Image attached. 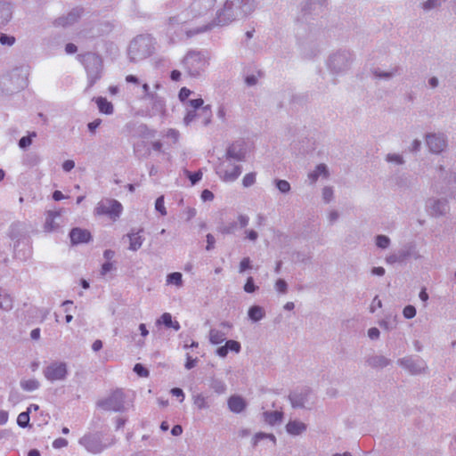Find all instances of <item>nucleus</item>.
I'll return each instance as SVG.
<instances>
[{
    "label": "nucleus",
    "mask_w": 456,
    "mask_h": 456,
    "mask_svg": "<svg viewBox=\"0 0 456 456\" xmlns=\"http://www.w3.org/2000/svg\"><path fill=\"white\" fill-rule=\"evenodd\" d=\"M428 151L433 154H441L448 146L447 136L443 133H428L425 135Z\"/></svg>",
    "instance_id": "9"
},
{
    "label": "nucleus",
    "mask_w": 456,
    "mask_h": 456,
    "mask_svg": "<svg viewBox=\"0 0 456 456\" xmlns=\"http://www.w3.org/2000/svg\"><path fill=\"white\" fill-rule=\"evenodd\" d=\"M444 0H427L422 3V8L425 11H430L439 7Z\"/></svg>",
    "instance_id": "46"
},
{
    "label": "nucleus",
    "mask_w": 456,
    "mask_h": 456,
    "mask_svg": "<svg viewBox=\"0 0 456 456\" xmlns=\"http://www.w3.org/2000/svg\"><path fill=\"white\" fill-rule=\"evenodd\" d=\"M83 62L88 76L94 79L98 78L102 69L101 58L94 53H86L83 56Z\"/></svg>",
    "instance_id": "13"
},
{
    "label": "nucleus",
    "mask_w": 456,
    "mask_h": 456,
    "mask_svg": "<svg viewBox=\"0 0 456 456\" xmlns=\"http://www.w3.org/2000/svg\"><path fill=\"white\" fill-rule=\"evenodd\" d=\"M70 240L73 244L87 242L91 239L88 231L80 228H74L69 232Z\"/></svg>",
    "instance_id": "21"
},
{
    "label": "nucleus",
    "mask_w": 456,
    "mask_h": 456,
    "mask_svg": "<svg viewBox=\"0 0 456 456\" xmlns=\"http://www.w3.org/2000/svg\"><path fill=\"white\" fill-rule=\"evenodd\" d=\"M151 110L150 111V116H155L157 114H164L166 111V102L163 97L159 96V94L151 99Z\"/></svg>",
    "instance_id": "24"
},
{
    "label": "nucleus",
    "mask_w": 456,
    "mask_h": 456,
    "mask_svg": "<svg viewBox=\"0 0 456 456\" xmlns=\"http://www.w3.org/2000/svg\"><path fill=\"white\" fill-rule=\"evenodd\" d=\"M39 382L34 379L20 381V387L25 391H35L39 387Z\"/></svg>",
    "instance_id": "38"
},
{
    "label": "nucleus",
    "mask_w": 456,
    "mask_h": 456,
    "mask_svg": "<svg viewBox=\"0 0 456 456\" xmlns=\"http://www.w3.org/2000/svg\"><path fill=\"white\" fill-rule=\"evenodd\" d=\"M165 136L170 139L173 143H176L180 137V133L176 129L169 128L166 131Z\"/></svg>",
    "instance_id": "50"
},
{
    "label": "nucleus",
    "mask_w": 456,
    "mask_h": 456,
    "mask_svg": "<svg viewBox=\"0 0 456 456\" xmlns=\"http://www.w3.org/2000/svg\"><path fill=\"white\" fill-rule=\"evenodd\" d=\"M12 297L3 289L0 288V310L9 312L12 309Z\"/></svg>",
    "instance_id": "30"
},
{
    "label": "nucleus",
    "mask_w": 456,
    "mask_h": 456,
    "mask_svg": "<svg viewBox=\"0 0 456 456\" xmlns=\"http://www.w3.org/2000/svg\"><path fill=\"white\" fill-rule=\"evenodd\" d=\"M228 408L232 412L240 413L247 407V402L240 395H232L227 401Z\"/></svg>",
    "instance_id": "18"
},
{
    "label": "nucleus",
    "mask_w": 456,
    "mask_h": 456,
    "mask_svg": "<svg viewBox=\"0 0 456 456\" xmlns=\"http://www.w3.org/2000/svg\"><path fill=\"white\" fill-rule=\"evenodd\" d=\"M188 177L190 178L192 184H195L197 182H199L202 178V173L200 171L196 173H190L187 172Z\"/></svg>",
    "instance_id": "63"
},
{
    "label": "nucleus",
    "mask_w": 456,
    "mask_h": 456,
    "mask_svg": "<svg viewBox=\"0 0 456 456\" xmlns=\"http://www.w3.org/2000/svg\"><path fill=\"white\" fill-rule=\"evenodd\" d=\"M264 420L269 425H275L277 423L281 422L283 418L282 411H265L263 413Z\"/></svg>",
    "instance_id": "31"
},
{
    "label": "nucleus",
    "mask_w": 456,
    "mask_h": 456,
    "mask_svg": "<svg viewBox=\"0 0 456 456\" xmlns=\"http://www.w3.org/2000/svg\"><path fill=\"white\" fill-rule=\"evenodd\" d=\"M237 224L232 222L220 228V232L224 234H232L235 232Z\"/></svg>",
    "instance_id": "58"
},
{
    "label": "nucleus",
    "mask_w": 456,
    "mask_h": 456,
    "mask_svg": "<svg viewBox=\"0 0 456 456\" xmlns=\"http://www.w3.org/2000/svg\"><path fill=\"white\" fill-rule=\"evenodd\" d=\"M0 43L3 45L12 46L15 43V37H12V36H8V35H5V34H2L0 36Z\"/></svg>",
    "instance_id": "57"
},
{
    "label": "nucleus",
    "mask_w": 456,
    "mask_h": 456,
    "mask_svg": "<svg viewBox=\"0 0 456 456\" xmlns=\"http://www.w3.org/2000/svg\"><path fill=\"white\" fill-rule=\"evenodd\" d=\"M307 392H294L290 394L289 400L294 408H303L307 403Z\"/></svg>",
    "instance_id": "26"
},
{
    "label": "nucleus",
    "mask_w": 456,
    "mask_h": 456,
    "mask_svg": "<svg viewBox=\"0 0 456 456\" xmlns=\"http://www.w3.org/2000/svg\"><path fill=\"white\" fill-rule=\"evenodd\" d=\"M226 159H235L238 161L244 160L246 157V151L242 142H234L231 144L226 151Z\"/></svg>",
    "instance_id": "16"
},
{
    "label": "nucleus",
    "mask_w": 456,
    "mask_h": 456,
    "mask_svg": "<svg viewBox=\"0 0 456 456\" xmlns=\"http://www.w3.org/2000/svg\"><path fill=\"white\" fill-rule=\"evenodd\" d=\"M134 371L140 377H148L149 370L144 368L142 364L136 363L134 367Z\"/></svg>",
    "instance_id": "59"
},
{
    "label": "nucleus",
    "mask_w": 456,
    "mask_h": 456,
    "mask_svg": "<svg viewBox=\"0 0 456 456\" xmlns=\"http://www.w3.org/2000/svg\"><path fill=\"white\" fill-rule=\"evenodd\" d=\"M32 136H36V133H32L29 136L22 137L19 142L20 147L26 148V147L29 146L32 142V140H31Z\"/></svg>",
    "instance_id": "61"
},
{
    "label": "nucleus",
    "mask_w": 456,
    "mask_h": 456,
    "mask_svg": "<svg viewBox=\"0 0 456 456\" xmlns=\"http://www.w3.org/2000/svg\"><path fill=\"white\" fill-rule=\"evenodd\" d=\"M209 387L217 395L224 394L227 389L224 381L219 379H211Z\"/></svg>",
    "instance_id": "36"
},
{
    "label": "nucleus",
    "mask_w": 456,
    "mask_h": 456,
    "mask_svg": "<svg viewBox=\"0 0 456 456\" xmlns=\"http://www.w3.org/2000/svg\"><path fill=\"white\" fill-rule=\"evenodd\" d=\"M352 54L347 51H338L331 54L328 61L330 70L336 75L346 72L351 64Z\"/></svg>",
    "instance_id": "6"
},
{
    "label": "nucleus",
    "mask_w": 456,
    "mask_h": 456,
    "mask_svg": "<svg viewBox=\"0 0 456 456\" xmlns=\"http://www.w3.org/2000/svg\"><path fill=\"white\" fill-rule=\"evenodd\" d=\"M329 176H330L329 168L323 163L317 165L315 167L314 170L311 171L308 174V179L310 180V183L312 184L315 183L320 177L327 179V178H329Z\"/></svg>",
    "instance_id": "20"
},
{
    "label": "nucleus",
    "mask_w": 456,
    "mask_h": 456,
    "mask_svg": "<svg viewBox=\"0 0 456 456\" xmlns=\"http://www.w3.org/2000/svg\"><path fill=\"white\" fill-rule=\"evenodd\" d=\"M275 289L281 294H286L288 284L283 279H278L274 284Z\"/></svg>",
    "instance_id": "51"
},
{
    "label": "nucleus",
    "mask_w": 456,
    "mask_h": 456,
    "mask_svg": "<svg viewBox=\"0 0 456 456\" xmlns=\"http://www.w3.org/2000/svg\"><path fill=\"white\" fill-rule=\"evenodd\" d=\"M391 361L381 354L370 355L366 359V364L373 369H383L390 364Z\"/></svg>",
    "instance_id": "19"
},
{
    "label": "nucleus",
    "mask_w": 456,
    "mask_h": 456,
    "mask_svg": "<svg viewBox=\"0 0 456 456\" xmlns=\"http://www.w3.org/2000/svg\"><path fill=\"white\" fill-rule=\"evenodd\" d=\"M7 78L14 83L15 89L18 90L23 88L27 84V74L19 68L12 69L7 77H4V79Z\"/></svg>",
    "instance_id": "17"
},
{
    "label": "nucleus",
    "mask_w": 456,
    "mask_h": 456,
    "mask_svg": "<svg viewBox=\"0 0 456 456\" xmlns=\"http://www.w3.org/2000/svg\"><path fill=\"white\" fill-rule=\"evenodd\" d=\"M427 212L434 217H439L449 212V204L446 199L430 198L426 201Z\"/></svg>",
    "instance_id": "12"
},
{
    "label": "nucleus",
    "mask_w": 456,
    "mask_h": 456,
    "mask_svg": "<svg viewBox=\"0 0 456 456\" xmlns=\"http://www.w3.org/2000/svg\"><path fill=\"white\" fill-rule=\"evenodd\" d=\"M154 39L150 35L136 37L129 45L128 56L131 61L136 62L151 56L154 51Z\"/></svg>",
    "instance_id": "3"
},
{
    "label": "nucleus",
    "mask_w": 456,
    "mask_h": 456,
    "mask_svg": "<svg viewBox=\"0 0 456 456\" xmlns=\"http://www.w3.org/2000/svg\"><path fill=\"white\" fill-rule=\"evenodd\" d=\"M256 182V173H248L242 179V184L244 187H249Z\"/></svg>",
    "instance_id": "53"
},
{
    "label": "nucleus",
    "mask_w": 456,
    "mask_h": 456,
    "mask_svg": "<svg viewBox=\"0 0 456 456\" xmlns=\"http://www.w3.org/2000/svg\"><path fill=\"white\" fill-rule=\"evenodd\" d=\"M187 74L191 77H200L209 64V58L201 52H190L183 61Z\"/></svg>",
    "instance_id": "4"
},
{
    "label": "nucleus",
    "mask_w": 456,
    "mask_h": 456,
    "mask_svg": "<svg viewBox=\"0 0 456 456\" xmlns=\"http://www.w3.org/2000/svg\"><path fill=\"white\" fill-rule=\"evenodd\" d=\"M166 281L167 285H174L177 288H182L183 286V274L179 272L167 274Z\"/></svg>",
    "instance_id": "35"
},
{
    "label": "nucleus",
    "mask_w": 456,
    "mask_h": 456,
    "mask_svg": "<svg viewBox=\"0 0 456 456\" xmlns=\"http://www.w3.org/2000/svg\"><path fill=\"white\" fill-rule=\"evenodd\" d=\"M248 315L251 321L259 322L265 317V313L263 307L253 305L248 309Z\"/></svg>",
    "instance_id": "34"
},
{
    "label": "nucleus",
    "mask_w": 456,
    "mask_h": 456,
    "mask_svg": "<svg viewBox=\"0 0 456 456\" xmlns=\"http://www.w3.org/2000/svg\"><path fill=\"white\" fill-rule=\"evenodd\" d=\"M391 240L387 235H377L375 238V244L379 248L386 249L390 246Z\"/></svg>",
    "instance_id": "39"
},
{
    "label": "nucleus",
    "mask_w": 456,
    "mask_h": 456,
    "mask_svg": "<svg viewBox=\"0 0 456 456\" xmlns=\"http://www.w3.org/2000/svg\"><path fill=\"white\" fill-rule=\"evenodd\" d=\"M322 197L325 203H330L334 199V191L331 186H325L322 191Z\"/></svg>",
    "instance_id": "42"
},
{
    "label": "nucleus",
    "mask_w": 456,
    "mask_h": 456,
    "mask_svg": "<svg viewBox=\"0 0 456 456\" xmlns=\"http://www.w3.org/2000/svg\"><path fill=\"white\" fill-rule=\"evenodd\" d=\"M116 270L115 263L112 261H106L102 265L100 275L105 277L108 273Z\"/></svg>",
    "instance_id": "43"
},
{
    "label": "nucleus",
    "mask_w": 456,
    "mask_h": 456,
    "mask_svg": "<svg viewBox=\"0 0 456 456\" xmlns=\"http://www.w3.org/2000/svg\"><path fill=\"white\" fill-rule=\"evenodd\" d=\"M397 73L396 68H392L387 71L381 70L379 68L373 69L371 74L375 78L389 80Z\"/></svg>",
    "instance_id": "32"
},
{
    "label": "nucleus",
    "mask_w": 456,
    "mask_h": 456,
    "mask_svg": "<svg viewBox=\"0 0 456 456\" xmlns=\"http://www.w3.org/2000/svg\"><path fill=\"white\" fill-rule=\"evenodd\" d=\"M157 325L163 324L167 328H173L175 330H180V324L177 321H174L169 313H164L159 319L156 321Z\"/></svg>",
    "instance_id": "29"
},
{
    "label": "nucleus",
    "mask_w": 456,
    "mask_h": 456,
    "mask_svg": "<svg viewBox=\"0 0 456 456\" xmlns=\"http://www.w3.org/2000/svg\"><path fill=\"white\" fill-rule=\"evenodd\" d=\"M28 422H29L28 411H24L18 415L17 423L20 427L25 428L28 425Z\"/></svg>",
    "instance_id": "49"
},
{
    "label": "nucleus",
    "mask_w": 456,
    "mask_h": 456,
    "mask_svg": "<svg viewBox=\"0 0 456 456\" xmlns=\"http://www.w3.org/2000/svg\"><path fill=\"white\" fill-rule=\"evenodd\" d=\"M397 363L412 374H419L423 372L427 368L425 362L422 360L412 359L411 357L399 359Z\"/></svg>",
    "instance_id": "14"
},
{
    "label": "nucleus",
    "mask_w": 456,
    "mask_h": 456,
    "mask_svg": "<svg viewBox=\"0 0 456 456\" xmlns=\"http://www.w3.org/2000/svg\"><path fill=\"white\" fill-rule=\"evenodd\" d=\"M216 174L224 182H233L241 174V167L225 159L217 165Z\"/></svg>",
    "instance_id": "8"
},
{
    "label": "nucleus",
    "mask_w": 456,
    "mask_h": 456,
    "mask_svg": "<svg viewBox=\"0 0 456 456\" xmlns=\"http://www.w3.org/2000/svg\"><path fill=\"white\" fill-rule=\"evenodd\" d=\"M382 307V302L381 300L376 296L372 302H371V305L370 306V313H374L376 311L377 308H381Z\"/></svg>",
    "instance_id": "64"
},
{
    "label": "nucleus",
    "mask_w": 456,
    "mask_h": 456,
    "mask_svg": "<svg viewBox=\"0 0 456 456\" xmlns=\"http://www.w3.org/2000/svg\"><path fill=\"white\" fill-rule=\"evenodd\" d=\"M79 18L78 12H70L65 16H61L55 20L54 24L56 26L66 27L74 24Z\"/></svg>",
    "instance_id": "27"
},
{
    "label": "nucleus",
    "mask_w": 456,
    "mask_h": 456,
    "mask_svg": "<svg viewBox=\"0 0 456 456\" xmlns=\"http://www.w3.org/2000/svg\"><path fill=\"white\" fill-rule=\"evenodd\" d=\"M379 324L386 330H392L396 327V316L393 318L387 317L379 321Z\"/></svg>",
    "instance_id": "40"
},
{
    "label": "nucleus",
    "mask_w": 456,
    "mask_h": 456,
    "mask_svg": "<svg viewBox=\"0 0 456 456\" xmlns=\"http://www.w3.org/2000/svg\"><path fill=\"white\" fill-rule=\"evenodd\" d=\"M191 399L193 405L199 411L207 410L209 409L210 407L208 396L205 395L202 393L194 394Z\"/></svg>",
    "instance_id": "28"
},
{
    "label": "nucleus",
    "mask_w": 456,
    "mask_h": 456,
    "mask_svg": "<svg viewBox=\"0 0 456 456\" xmlns=\"http://www.w3.org/2000/svg\"><path fill=\"white\" fill-rule=\"evenodd\" d=\"M189 105L192 110L200 109V113L204 115L203 125L208 126L212 121V109L210 105L203 106V100L201 98L190 100Z\"/></svg>",
    "instance_id": "15"
},
{
    "label": "nucleus",
    "mask_w": 456,
    "mask_h": 456,
    "mask_svg": "<svg viewBox=\"0 0 456 456\" xmlns=\"http://www.w3.org/2000/svg\"><path fill=\"white\" fill-rule=\"evenodd\" d=\"M257 289V286H256L254 284V280H253V277H248L247 279V281L244 285V290L247 292V293H253L255 292L256 290Z\"/></svg>",
    "instance_id": "56"
},
{
    "label": "nucleus",
    "mask_w": 456,
    "mask_h": 456,
    "mask_svg": "<svg viewBox=\"0 0 456 456\" xmlns=\"http://www.w3.org/2000/svg\"><path fill=\"white\" fill-rule=\"evenodd\" d=\"M97 107L102 113L110 115L113 113L114 108L110 102H109L106 98L98 97L95 100Z\"/></svg>",
    "instance_id": "33"
},
{
    "label": "nucleus",
    "mask_w": 456,
    "mask_h": 456,
    "mask_svg": "<svg viewBox=\"0 0 456 456\" xmlns=\"http://www.w3.org/2000/svg\"><path fill=\"white\" fill-rule=\"evenodd\" d=\"M251 268V261H250V258L249 257H244L240 263V266H239V272L240 273H244L246 270L248 269H250Z\"/></svg>",
    "instance_id": "60"
},
{
    "label": "nucleus",
    "mask_w": 456,
    "mask_h": 456,
    "mask_svg": "<svg viewBox=\"0 0 456 456\" xmlns=\"http://www.w3.org/2000/svg\"><path fill=\"white\" fill-rule=\"evenodd\" d=\"M198 117L197 110H187L186 115L183 118V123L185 126H189Z\"/></svg>",
    "instance_id": "52"
},
{
    "label": "nucleus",
    "mask_w": 456,
    "mask_h": 456,
    "mask_svg": "<svg viewBox=\"0 0 456 456\" xmlns=\"http://www.w3.org/2000/svg\"><path fill=\"white\" fill-rule=\"evenodd\" d=\"M386 161L388 163H393V164L398 165V166L404 164V159H403V155L398 154V153L387 154Z\"/></svg>",
    "instance_id": "41"
},
{
    "label": "nucleus",
    "mask_w": 456,
    "mask_h": 456,
    "mask_svg": "<svg viewBox=\"0 0 456 456\" xmlns=\"http://www.w3.org/2000/svg\"><path fill=\"white\" fill-rule=\"evenodd\" d=\"M61 216L60 211L49 210L46 212L45 222L44 229L46 232H53L59 227V224L55 223V219Z\"/></svg>",
    "instance_id": "25"
},
{
    "label": "nucleus",
    "mask_w": 456,
    "mask_h": 456,
    "mask_svg": "<svg viewBox=\"0 0 456 456\" xmlns=\"http://www.w3.org/2000/svg\"><path fill=\"white\" fill-rule=\"evenodd\" d=\"M307 429V425L300 420H289L286 425V431L291 436H300Z\"/></svg>",
    "instance_id": "23"
},
{
    "label": "nucleus",
    "mask_w": 456,
    "mask_h": 456,
    "mask_svg": "<svg viewBox=\"0 0 456 456\" xmlns=\"http://www.w3.org/2000/svg\"><path fill=\"white\" fill-rule=\"evenodd\" d=\"M88 452L97 454L115 443L114 439L106 442L102 433L85 434L78 441Z\"/></svg>",
    "instance_id": "5"
},
{
    "label": "nucleus",
    "mask_w": 456,
    "mask_h": 456,
    "mask_svg": "<svg viewBox=\"0 0 456 456\" xmlns=\"http://www.w3.org/2000/svg\"><path fill=\"white\" fill-rule=\"evenodd\" d=\"M255 8L254 0H226L214 18V25L226 26L235 20L246 17Z\"/></svg>",
    "instance_id": "2"
},
{
    "label": "nucleus",
    "mask_w": 456,
    "mask_h": 456,
    "mask_svg": "<svg viewBox=\"0 0 456 456\" xmlns=\"http://www.w3.org/2000/svg\"><path fill=\"white\" fill-rule=\"evenodd\" d=\"M216 0H192L191 3L171 16L168 20L170 25H193L186 31L188 37L204 33L216 27L214 19L208 20V14L213 11Z\"/></svg>",
    "instance_id": "1"
},
{
    "label": "nucleus",
    "mask_w": 456,
    "mask_h": 456,
    "mask_svg": "<svg viewBox=\"0 0 456 456\" xmlns=\"http://www.w3.org/2000/svg\"><path fill=\"white\" fill-rule=\"evenodd\" d=\"M328 221L330 224L336 223L339 218V213L337 210H330L327 216Z\"/></svg>",
    "instance_id": "62"
},
{
    "label": "nucleus",
    "mask_w": 456,
    "mask_h": 456,
    "mask_svg": "<svg viewBox=\"0 0 456 456\" xmlns=\"http://www.w3.org/2000/svg\"><path fill=\"white\" fill-rule=\"evenodd\" d=\"M226 337L224 332L216 330V329H211L209 330V341L211 344L217 345L221 344L225 340Z\"/></svg>",
    "instance_id": "37"
},
{
    "label": "nucleus",
    "mask_w": 456,
    "mask_h": 456,
    "mask_svg": "<svg viewBox=\"0 0 456 456\" xmlns=\"http://www.w3.org/2000/svg\"><path fill=\"white\" fill-rule=\"evenodd\" d=\"M43 373L51 382L64 380L68 375V365L63 362H53L44 369Z\"/></svg>",
    "instance_id": "10"
},
{
    "label": "nucleus",
    "mask_w": 456,
    "mask_h": 456,
    "mask_svg": "<svg viewBox=\"0 0 456 456\" xmlns=\"http://www.w3.org/2000/svg\"><path fill=\"white\" fill-rule=\"evenodd\" d=\"M225 346L227 347V350H231L232 352H234L238 354L240 351V344L236 340H228L225 343Z\"/></svg>",
    "instance_id": "55"
},
{
    "label": "nucleus",
    "mask_w": 456,
    "mask_h": 456,
    "mask_svg": "<svg viewBox=\"0 0 456 456\" xmlns=\"http://www.w3.org/2000/svg\"><path fill=\"white\" fill-rule=\"evenodd\" d=\"M142 88L143 91V95L142 99L151 101L154 97L158 95L156 91L151 89L150 86L147 83L142 85Z\"/></svg>",
    "instance_id": "44"
},
{
    "label": "nucleus",
    "mask_w": 456,
    "mask_h": 456,
    "mask_svg": "<svg viewBox=\"0 0 456 456\" xmlns=\"http://www.w3.org/2000/svg\"><path fill=\"white\" fill-rule=\"evenodd\" d=\"M155 209L156 211L159 212L161 216H167V209L164 205V196H159L155 202Z\"/></svg>",
    "instance_id": "47"
},
{
    "label": "nucleus",
    "mask_w": 456,
    "mask_h": 456,
    "mask_svg": "<svg viewBox=\"0 0 456 456\" xmlns=\"http://www.w3.org/2000/svg\"><path fill=\"white\" fill-rule=\"evenodd\" d=\"M403 317L406 319H412L416 315V308L411 305H406L403 310Z\"/></svg>",
    "instance_id": "54"
},
{
    "label": "nucleus",
    "mask_w": 456,
    "mask_h": 456,
    "mask_svg": "<svg viewBox=\"0 0 456 456\" xmlns=\"http://www.w3.org/2000/svg\"><path fill=\"white\" fill-rule=\"evenodd\" d=\"M264 438H269L271 439L274 444L276 442V438L275 436L273 435V434H265V433H257L255 435L254 438H253V444L254 446H256L257 444V443L261 440V439H264Z\"/></svg>",
    "instance_id": "48"
},
{
    "label": "nucleus",
    "mask_w": 456,
    "mask_h": 456,
    "mask_svg": "<svg viewBox=\"0 0 456 456\" xmlns=\"http://www.w3.org/2000/svg\"><path fill=\"white\" fill-rule=\"evenodd\" d=\"M123 207L120 202L113 199H104L97 203L94 214L97 216H108L116 221L121 215Z\"/></svg>",
    "instance_id": "7"
},
{
    "label": "nucleus",
    "mask_w": 456,
    "mask_h": 456,
    "mask_svg": "<svg viewBox=\"0 0 456 456\" xmlns=\"http://www.w3.org/2000/svg\"><path fill=\"white\" fill-rule=\"evenodd\" d=\"M142 230H139L137 232L132 231L131 232L126 234V237L129 240V247L128 249L131 251H137L142 246L144 241V238L141 235Z\"/></svg>",
    "instance_id": "22"
},
{
    "label": "nucleus",
    "mask_w": 456,
    "mask_h": 456,
    "mask_svg": "<svg viewBox=\"0 0 456 456\" xmlns=\"http://www.w3.org/2000/svg\"><path fill=\"white\" fill-rule=\"evenodd\" d=\"M124 394L120 390L113 392L109 397L98 403V406L105 411H121L125 409Z\"/></svg>",
    "instance_id": "11"
},
{
    "label": "nucleus",
    "mask_w": 456,
    "mask_h": 456,
    "mask_svg": "<svg viewBox=\"0 0 456 456\" xmlns=\"http://www.w3.org/2000/svg\"><path fill=\"white\" fill-rule=\"evenodd\" d=\"M274 183H275L277 189L281 193H288L291 189L289 183L286 180L276 179L274 181Z\"/></svg>",
    "instance_id": "45"
}]
</instances>
